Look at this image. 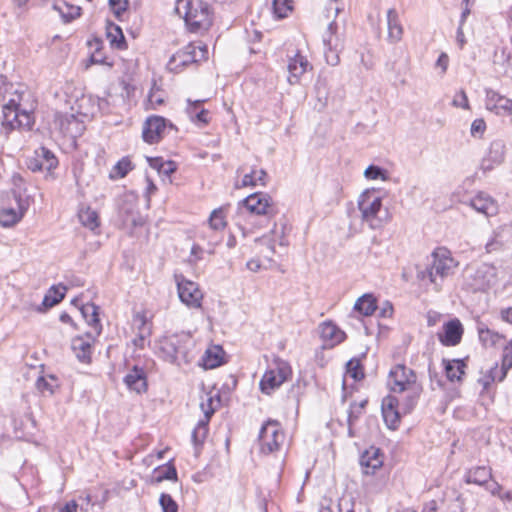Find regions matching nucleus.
I'll list each match as a JSON object with an SVG mask.
<instances>
[{
  "instance_id": "nucleus-20",
  "label": "nucleus",
  "mask_w": 512,
  "mask_h": 512,
  "mask_svg": "<svg viewBox=\"0 0 512 512\" xmlns=\"http://www.w3.org/2000/svg\"><path fill=\"white\" fill-rule=\"evenodd\" d=\"M506 146L503 140L497 139L491 142L487 155L482 159L481 169L490 171L500 165L505 158Z\"/></svg>"
},
{
  "instance_id": "nucleus-31",
  "label": "nucleus",
  "mask_w": 512,
  "mask_h": 512,
  "mask_svg": "<svg viewBox=\"0 0 512 512\" xmlns=\"http://www.w3.org/2000/svg\"><path fill=\"white\" fill-rule=\"evenodd\" d=\"M443 365L445 369L446 377L451 382H460L463 375L465 374V368L467 367L464 359H443Z\"/></svg>"
},
{
  "instance_id": "nucleus-5",
  "label": "nucleus",
  "mask_w": 512,
  "mask_h": 512,
  "mask_svg": "<svg viewBox=\"0 0 512 512\" xmlns=\"http://www.w3.org/2000/svg\"><path fill=\"white\" fill-rule=\"evenodd\" d=\"M18 99H10L2 107V130L6 137L15 129L31 130L34 125V116L31 110L21 108L20 95Z\"/></svg>"
},
{
  "instance_id": "nucleus-54",
  "label": "nucleus",
  "mask_w": 512,
  "mask_h": 512,
  "mask_svg": "<svg viewBox=\"0 0 512 512\" xmlns=\"http://www.w3.org/2000/svg\"><path fill=\"white\" fill-rule=\"evenodd\" d=\"M221 352V349H217L216 352L207 350L204 358L205 366L211 369L220 366L222 364V360L219 356Z\"/></svg>"
},
{
  "instance_id": "nucleus-1",
  "label": "nucleus",
  "mask_w": 512,
  "mask_h": 512,
  "mask_svg": "<svg viewBox=\"0 0 512 512\" xmlns=\"http://www.w3.org/2000/svg\"><path fill=\"white\" fill-rule=\"evenodd\" d=\"M340 0H330L324 10L328 23L322 34L325 61L330 66H337L340 63V53L344 49V34L339 32L336 18L343 11V4Z\"/></svg>"
},
{
  "instance_id": "nucleus-17",
  "label": "nucleus",
  "mask_w": 512,
  "mask_h": 512,
  "mask_svg": "<svg viewBox=\"0 0 512 512\" xmlns=\"http://www.w3.org/2000/svg\"><path fill=\"white\" fill-rule=\"evenodd\" d=\"M463 333L462 323L454 318L443 325V331L438 333V339L443 346H456L461 342Z\"/></svg>"
},
{
  "instance_id": "nucleus-44",
  "label": "nucleus",
  "mask_w": 512,
  "mask_h": 512,
  "mask_svg": "<svg viewBox=\"0 0 512 512\" xmlns=\"http://www.w3.org/2000/svg\"><path fill=\"white\" fill-rule=\"evenodd\" d=\"M164 480H177V471L174 465H166L155 469V481L160 483Z\"/></svg>"
},
{
  "instance_id": "nucleus-4",
  "label": "nucleus",
  "mask_w": 512,
  "mask_h": 512,
  "mask_svg": "<svg viewBox=\"0 0 512 512\" xmlns=\"http://www.w3.org/2000/svg\"><path fill=\"white\" fill-rule=\"evenodd\" d=\"M15 187L9 197V205L0 208V225L11 227L18 223L30 207L33 198L21 178L15 181Z\"/></svg>"
},
{
  "instance_id": "nucleus-51",
  "label": "nucleus",
  "mask_w": 512,
  "mask_h": 512,
  "mask_svg": "<svg viewBox=\"0 0 512 512\" xmlns=\"http://www.w3.org/2000/svg\"><path fill=\"white\" fill-rule=\"evenodd\" d=\"M366 404H367V400H363L359 403H352L350 405L349 414H348L349 426H352L357 421V419L362 414Z\"/></svg>"
},
{
  "instance_id": "nucleus-14",
  "label": "nucleus",
  "mask_w": 512,
  "mask_h": 512,
  "mask_svg": "<svg viewBox=\"0 0 512 512\" xmlns=\"http://www.w3.org/2000/svg\"><path fill=\"white\" fill-rule=\"evenodd\" d=\"M243 206L256 215H272L274 212L271 197L263 192H256L243 200Z\"/></svg>"
},
{
  "instance_id": "nucleus-9",
  "label": "nucleus",
  "mask_w": 512,
  "mask_h": 512,
  "mask_svg": "<svg viewBox=\"0 0 512 512\" xmlns=\"http://www.w3.org/2000/svg\"><path fill=\"white\" fill-rule=\"evenodd\" d=\"M285 440L281 424L276 420H268L259 433L260 452L271 454L280 449Z\"/></svg>"
},
{
  "instance_id": "nucleus-18",
  "label": "nucleus",
  "mask_w": 512,
  "mask_h": 512,
  "mask_svg": "<svg viewBox=\"0 0 512 512\" xmlns=\"http://www.w3.org/2000/svg\"><path fill=\"white\" fill-rule=\"evenodd\" d=\"M166 128V120L161 116L149 117L142 130L143 140L149 144H154L160 141Z\"/></svg>"
},
{
  "instance_id": "nucleus-61",
  "label": "nucleus",
  "mask_w": 512,
  "mask_h": 512,
  "mask_svg": "<svg viewBox=\"0 0 512 512\" xmlns=\"http://www.w3.org/2000/svg\"><path fill=\"white\" fill-rule=\"evenodd\" d=\"M176 171V164L174 161H164L160 173L164 175H171Z\"/></svg>"
},
{
  "instance_id": "nucleus-56",
  "label": "nucleus",
  "mask_w": 512,
  "mask_h": 512,
  "mask_svg": "<svg viewBox=\"0 0 512 512\" xmlns=\"http://www.w3.org/2000/svg\"><path fill=\"white\" fill-rule=\"evenodd\" d=\"M55 381H56V378L52 375L49 376V380L45 377H39L36 381V387L41 392L48 391L50 393H53V388H54L53 383Z\"/></svg>"
},
{
  "instance_id": "nucleus-22",
  "label": "nucleus",
  "mask_w": 512,
  "mask_h": 512,
  "mask_svg": "<svg viewBox=\"0 0 512 512\" xmlns=\"http://www.w3.org/2000/svg\"><path fill=\"white\" fill-rule=\"evenodd\" d=\"M124 383L129 390L140 394L147 390V375L143 367L134 365L124 377Z\"/></svg>"
},
{
  "instance_id": "nucleus-47",
  "label": "nucleus",
  "mask_w": 512,
  "mask_h": 512,
  "mask_svg": "<svg viewBox=\"0 0 512 512\" xmlns=\"http://www.w3.org/2000/svg\"><path fill=\"white\" fill-rule=\"evenodd\" d=\"M64 6L66 8V11H64L63 8L58 7L56 5L54 6V8L60 12L65 22H71L74 19L80 17L82 10L80 6L68 4L66 2L64 3Z\"/></svg>"
},
{
  "instance_id": "nucleus-43",
  "label": "nucleus",
  "mask_w": 512,
  "mask_h": 512,
  "mask_svg": "<svg viewBox=\"0 0 512 512\" xmlns=\"http://www.w3.org/2000/svg\"><path fill=\"white\" fill-rule=\"evenodd\" d=\"M209 419H201L192 432V441L195 445L202 444L208 433Z\"/></svg>"
},
{
  "instance_id": "nucleus-38",
  "label": "nucleus",
  "mask_w": 512,
  "mask_h": 512,
  "mask_svg": "<svg viewBox=\"0 0 512 512\" xmlns=\"http://www.w3.org/2000/svg\"><path fill=\"white\" fill-rule=\"evenodd\" d=\"M133 168L131 160L128 157H123L113 166L109 177L113 180L124 178Z\"/></svg>"
},
{
  "instance_id": "nucleus-30",
  "label": "nucleus",
  "mask_w": 512,
  "mask_h": 512,
  "mask_svg": "<svg viewBox=\"0 0 512 512\" xmlns=\"http://www.w3.org/2000/svg\"><path fill=\"white\" fill-rule=\"evenodd\" d=\"M188 105L186 108V113L190 120L194 123L200 125H206L209 123V111L203 108V100L191 101L187 100Z\"/></svg>"
},
{
  "instance_id": "nucleus-25",
  "label": "nucleus",
  "mask_w": 512,
  "mask_h": 512,
  "mask_svg": "<svg viewBox=\"0 0 512 512\" xmlns=\"http://www.w3.org/2000/svg\"><path fill=\"white\" fill-rule=\"evenodd\" d=\"M470 206L487 217L495 215L498 210L496 202L483 192L478 193L470 200Z\"/></svg>"
},
{
  "instance_id": "nucleus-2",
  "label": "nucleus",
  "mask_w": 512,
  "mask_h": 512,
  "mask_svg": "<svg viewBox=\"0 0 512 512\" xmlns=\"http://www.w3.org/2000/svg\"><path fill=\"white\" fill-rule=\"evenodd\" d=\"M387 385L393 393H407L405 404L407 411L414 408L422 392V385L418 382L416 373L402 364L390 370Z\"/></svg>"
},
{
  "instance_id": "nucleus-64",
  "label": "nucleus",
  "mask_w": 512,
  "mask_h": 512,
  "mask_svg": "<svg viewBox=\"0 0 512 512\" xmlns=\"http://www.w3.org/2000/svg\"><path fill=\"white\" fill-rule=\"evenodd\" d=\"M502 244L497 240H492L486 244V253L499 252Z\"/></svg>"
},
{
  "instance_id": "nucleus-24",
  "label": "nucleus",
  "mask_w": 512,
  "mask_h": 512,
  "mask_svg": "<svg viewBox=\"0 0 512 512\" xmlns=\"http://www.w3.org/2000/svg\"><path fill=\"white\" fill-rule=\"evenodd\" d=\"M399 400L394 396H387L382 402L383 419L389 429H396L400 423V413L397 409Z\"/></svg>"
},
{
  "instance_id": "nucleus-11",
  "label": "nucleus",
  "mask_w": 512,
  "mask_h": 512,
  "mask_svg": "<svg viewBox=\"0 0 512 512\" xmlns=\"http://www.w3.org/2000/svg\"><path fill=\"white\" fill-rule=\"evenodd\" d=\"M174 278L180 301L189 308H200L203 293L199 289L198 284L186 279L182 274H175Z\"/></svg>"
},
{
  "instance_id": "nucleus-63",
  "label": "nucleus",
  "mask_w": 512,
  "mask_h": 512,
  "mask_svg": "<svg viewBox=\"0 0 512 512\" xmlns=\"http://www.w3.org/2000/svg\"><path fill=\"white\" fill-rule=\"evenodd\" d=\"M456 42L460 49H463V47L466 44V39H465V35L463 32V25H460V24H459L457 32H456Z\"/></svg>"
},
{
  "instance_id": "nucleus-6",
  "label": "nucleus",
  "mask_w": 512,
  "mask_h": 512,
  "mask_svg": "<svg viewBox=\"0 0 512 512\" xmlns=\"http://www.w3.org/2000/svg\"><path fill=\"white\" fill-rule=\"evenodd\" d=\"M207 57L208 49L205 45H201L200 43H189L171 56L167 64V68L171 72L179 73L188 65L206 60Z\"/></svg>"
},
{
  "instance_id": "nucleus-37",
  "label": "nucleus",
  "mask_w": 512,
  "mask_h": 512,
  "mask_svg": "<svg viewBox=\"0 0 512 512\" xmlns=\"http://www.w3.org/2000/svg\"><path fill=\"white\" fill-rule=\"evenodd\" d=\"M511 53L507 48H502L500 52L494 54V64L503 66L502 73L512 79Z\"/></svg>"
},
{
  "instance_id": "nucleus-33",
  "label": "nucleus",
  "mask_w": 512,
  "mask_h": 512,
  "mask_svg": "<svg viewBox=\"0 0 512 512\" xmlns=\"http://www.w3.org/2000/svg\"><path fill=\"white\" fill-rule=\"evenodd\" d=\"M98 309L99 308L93 303H87L82 305L80 308L82 316L86 320L87 324L95 332V335H100L102 329L99 320Z\"/></svg>"
},
{
  "instance_id": "nucleus-49",
  "label": "nucleus",
  "mask_w": 512,
  "mask_h": 512,
  "mask_svg": "<svg viewBox=\"0 0 512 512\" xmlns=\"http://www.w3.org/2000/svg\"><path fill=\"white\" fill-rule=\"evenodd\" d=\"M292 0H273V10L278 18H285L292 10Z\"/></svg>"
},
{
  "instance_id": "nucleus-55",
  "label": "nucleus",
  "mask_w": 512,
  "mask_h": 512,
  "mask_svg": "<svg viewBox=\"0 0 512 512\" xmlns=\"http://www.w3.org/2000/svg\"><path fill=\"white\" fill-rule=\"evenodd\" d=\"M315 90L319 99H327L328 96V79L325 75H319L316 83Z\"/></svg>"
},
{
  "instance_id": "nucleus-12",
  "label": "nucleus",
  "mask_w": 512,
  "mask_h": 512,
  "mask_svg": "<svg viewBox=\"0 0 512 512\" xmlns=\"http://www.w3.org/2000/svg\"><path fill=\"white\" fill-rule=\"evenodd\" d=\"M458 266L455 258H433L431 265L419 270L417 277L421 280L429 279L431 283L437 284V278L443 279L454 273Z\"/></svg>"
},
{
  "instance_id": "nucleus-26",
  "label": "nucleus",
  "mask_w": 512,
  "mask_h": 512,
  "mask_svg": "<svg viewBox=\"0 0 512 512\" xmlns=\"http://www.w3.org/2000/svg\"><path fill=\"white\" fill-rule=\"evenodd\" d=\"M387 39L390 43H398L403 38L404 29L400 22L398 12L394 8L387 11Z\"/></svg>"
},
{
  "instance_id": "nucleus-8",
  "label": "nucleus",
  "mask_w": 512,
  "mask_h": 512,
  "mask_svg": "<svg viewBox=\"0 0 512 512\" xmlns=\"http://www.w3.org/2000/svg\"><path fill=\"white\" fill-rule=\"evenodd\" d=\"M382 207V198L375 189L364 191L358 199V208L362 215V220L369 224L372 229L379 228L382 222L378 218V213Z\"/></svg>"
},
{
  "instance_id": "nucleus-46",
  "label": "nucleus",
  "mask_w": 512,
  "mask_h": 512,
  "mask_svg": "<svg viewBox=\"0 0 512 512\" xmlns=\"http://www.w3.org/2000/svg\"><path fill=\"white\" fill-rule=\"evenodd\" d=\"M209 226L213 230H222L226 226V220H225V214L223 208H218L212 211L209 219H208Z\"/></svg>"
},
{
  "instance_id": "nucleus-50",
  "label": "nucleus",
  "mask_w": 512,
  "mask_h": 512,
  "mask_svg": "<svg viewBox=\"0 0 512 512\" xmlns=\"http://www.w3.org/2000/svg\"><path fill=\"white\" fill-rule=\"evenodd\" d=\"M162 512H178V504L170 494L162 493L159 498Z\"/></svg>"
},
{
  "instance_id": "nucleus-29",
  "label": "nucleus",
  "mask_w": 512,
  "mask_h": 512,
  "mask_svg": "<svg viewBox=\"0 0 512 512\" xmlns=\"http://www.w3.org/2000/svg\"><path fill=\"white\" fill-rule=\"evenodd\" d=\"M320 335L330 346L341 343L346 337L345 333L331 321L320 325Z\"/></svg>"
},
{
  "instance_id": "nucleus-34",
  "label": "nucleus",
  "mask_w": 512,
  "mask_h": 512,
  "mask_svg": "<svg viewBox=\"0 0 512 512\" xmlns=\"http://www.w3.org/2000/svg\"><path fill=\"white\" fill-rule=\"evenodd\" d=\"M377 309V301L373 294L366 293L359 297L355 304L354 310L363 316L372 315Z\"/></svg>"
},
{
  "instance_id": "nucleus-35",
  "label": "nucleus",
  "mask_w": 512,
  "mask_h": 512,
  "mask_svg": "<svg viewBox=\"0 0 512 512\" xmlns=\"http://www.w3.org/2000/svg\"><path fill=\"white\" fill-rule=\"evenodd\" d=\"M60 128L72 136L79 134L84 129L83 123L74 114H64L58 117Z\"/></svg>"
},
{
  "instance_id": "nucleus-42",
  "label": "nucleus",
  "mask_w": 512,
  "mask_h": 512,
  "mask_svg": "<svg viewBox=\"0 0 512 512\" xmlns=\"http://www.w3.org/2000/svg\"><path fill=\"white\" fill-rule=\"evenodd\" d=\"M267 173L264 170H253L251 173H247L242 178L243 186H256L258 184L265 185V178Z\"/></svg>"
},
{
  "instance_id": "nucleus-36",
  "label": "nucleus",
  "mask_w": 512,
  "mask_h": 512,
  "mask_svg": "<svg viewBox=\"0 0 512 512\" xmlns=\"http://www.w3.org/2000/svg\"><path fill=\"white\" fill-rule=\"evenodd\" d=\"M107 39L109 40L112 47L117 49L126 48V40L123 32L121 28L116 24L110 23L107 26Z\"/></svg>"
},
{
  "instance_id": "nucleus-57",
  "label": "nucleus",
  "mask_w": 512,
  "mask_h": 512,
  "mask_svg": "<svg viewBox=\"0 0 512 512\" xmlns=\"http://www.w3.org/2000/svg\"><path fill=\"white\" fill-rule=\"evenodd\" d=\"M486 130V123L482 118L475 119L470 128L473 137L481 138Z\"/></svg>"
},
{
  "instance_id": "nucleus-39",
  "label": "nucleus",
  "mask_w": 512,
  "mask_h": 512,
  "mask_svg": "<svg viewBox=\"0 0 512 512\" xmlns=\"http://www.w3.org/2000/svg\"><path fill=\"white\" fill-rule=\"evenodd\" d=\"M220 403V396L218 394L207 393L205 399L202 400L200 407L204 413V418L209 419L214 414L217 405Z\"/></svg>"
},
{
  "instance_id": "nucleus-41",
  "label": "nucleus",
  "mask_w": 512,
  "mask_h": 512,
  "mask_svg": "<svg viewBox=\"0 0 512 512\" xmlns=\"http://www.w3.org/2000/svg\"><path fill=\"white\" fill-rule=\"evenodd\" d=\"M133 326L137 328L138 333H141V340H146V338L151 334L150 326L148 325L146 315L143 312H138L133 316Z\"/></svg>"
},
{
  "instance_id": "nucleus-40",
  "label": "nucleus",
  "mask_w": 512,
  "mask_h": 512,
  "mask_svg": "<svg viewBox=\"0 0 512 512\" xmlns=\"http://www.w3.org/2000/svg\"><path fill=\"white\" fill-rule=\"evenodd\" d=\"M78 216L80 222L91 230H94L99 226V217L97 212L89 207L80 210Z\"/></svg>"
},
{
  "instance_id": "nucleus-53",
  "label": "nucleus",
  "mask_w": 512,
  "mask_h": 512,
  "mask_svg": "<svg viewBox=\"0 0 512 512\" xmlns=\"http://www.w3.org/2000/svg\"><path fill=\"white\" fill-rule=\"evenodd\" d=\"M364 176L370 180H376V179L386 180L387 179V171L382 169L379 166L370 165L366 168V170L364 172Z\"/></svg>"
},
{
  "instance_id": "nucleus-7",
  "label": "nucleus",
  "mask_w": 512,
  "mask_h": 512,
  "mask_svg": "<svg viewBox=\"0 0 512 512\" xmlns=\"http://www.w3.org/2000/svg\"><path fill=\"white\" fill-rule=\"evenodd\" d=\"M189 341L190 337L184 333L165 335L159 339L157 349L165 361L176 363L179 357H186Z\"/></svg>"
},
{
  "instance_id": "nucleus-45",
  "label": "nucleus",
  "mask_w": 512,
  "mask_h": 512,
  "mask_svg": "<svg viewBox=\"0 0 512 512\" xmlns=\"http://www.w3.org/2000/svg\"><path fill=\"white\" fill-rule=\"evenodd\" d=\"M274 265L272 258H250L247 263L246 267L252 272H258L262 269H272Z\"/></svg>"
},
{
  "instance_id": "nucleus-10",
  "label": "nucleus",
  "mask_w": 512,
  "mask_h": 512,
  "mask_svg": "<svg viewBox=\"0 0 512 512\" xmlns=\"http://www.w3.org/2000/svg\"><path fill=\"white\" fill-rule=\"evenodd\" d=\"M291 372L288 362L276 359L273 366L262 376L260 381L261 391L268 395L271 394L290 377Z\"/></svg>"
},
{
  "instance_id": "nucleus-52",
  "label": "nucleus",
  "mask_w": 512,
  "mask_h": 512,
  "mask_svg": "<svg viewBox=\"0 0 512 512\" xmlns=\"http://www.w3.org/2000/svg\"><path fill=\"white\" fill-rule=\"evenodd\" d=\"M110 9L113 14L120 19L122 15L127 11L129 6L128 0H108Z\"/></svg>"
},
{
  "instance_id": "nucleus-62",
  "label": "nucleus",
  "mask_w": 512,
  "mask_h": 512,
  "mask_svg": "<svg viewBox=\"0 0 512 512\" xmlns=\"http://www.w3.org/2000/svg\"><path fill=\"white\" fill-rule=\"evenodd\" d=\"M486 487V489L493 495V496H500L501 492H502V486L496 482V481H493L491 483H487L486 485H484Z\"/></svg>"
},
{
  "instance_id": "nucleus-16",
  "label": "nucleus",
  "mask_w": 512,
  "mask_h": 512,
  "mask_svg": "<svg viewBox=\"0 0 512 512\" xmlns=\"http://www.w3.org/2000/svg\"><path fill=\"white\" fill-rule=\"evenodd\" d=\"M485 106L487 110L494 112L496 115H511L512 100L500 95L493 89H486Z\"/></svg>"
},
{
  "instance_id": "nucleus-3",
  "label": "nucleus",
  "mask_w": 512,
  "mask_h": 512,
  "mask_svg": "<svg viewBox=\"0 0 512 512\" xmlns=\"http://www.w3.org/2000/svg\"><path fill=\"white\" fill-rule=\"evenodd\" d=\"M175 11L191 32L206 31L212 25L210 7L202 0H177Z\"/></svg>"
},
{
  "instance_id": "nucleus-19",
  "label": "nucleus",
  "mask_w": 512,
  "mask_h": 512,
  "mask_svg": "<svg viewBox=\"0 0 512 512\" xmlns=\"http://www.w3.org/2000/svg\"><path fill=\"white\" fill-rule=\"evenodd\" d=\"M95 332H87L85 336H77L72 339L71 348L77 359L83 363H89L91 360L92 343L95 340Z\"/></svg>"
},
{
  "instance_id": "nucleus-48",
  "label": "nucleus",
  "mask_w": 512,
  "mask_h": 512,
  "mask_svg": "<svg viewBox=\"0 0 512 512\" xmlns=\"http://www.w3.org/2000/svg\"><path fill=\"white\" fill-rule=\"evenodd\" d=\"M346 373L356 381L361 380L364 377V372L360 361L356 358H353L347 362Z\"/></svg>"
},
{
  "instance_id": "nucleus-27",
  "label": "nucleus",
  "mask_w": 512,
  "mask_h": 512,
  "mask_svg": "<svg viewBox=\"0 0 512 512\" xmlns=\"http://www.w3.org/2000/svg\"><path fill=\"white\" fill-rule=\"evenodd\" d=\"M66 290L67 288L61 284L51 286L44 295L43 301L41 305L38 306L37 311L45 312L60 303L65 297Z\"/></svg>"
},
{
  "instance_id": "nucleus-15",
  "label": "nucleus",
  "mask_w": 512,
  "mask_h": 512,
  "mask_svg": "<svg viewBox=\"0 0 512 512\" xmlns=\"http://www.w3.org/2000/svg\"><path fill=\"white\" fill-rule=\"evenodd\" d=\"M58 165L56 156L47 148L40 147L35 150L34 156L28 158L27 167L33 171H50Z\"/></svg>"
},
{
  "instance_id": "nucleus-21",
  "label": "nucleus",
  "mask_w": 512,
  "mask_h": 512,
  "mask_svg": "<svg viewBox=\"0 0 512 512\" xmlns=\"http://www.w3.org/2000/svg\"><path fill=\"white\" fill-rule=\"evenodd\" d=\"M360 465L365 475H373L383 465V456L380 449L370 447L360 457Z\"/></svg>"
},
{
  "instance_id": "nucleus-32",
  "label": "nucleus",
  "mask_w": 512,
  "mask_h": 512,
  "mask_svg": "<svg viewBox=\"0 0 512 512\" xmlns=\"http://www.w3.org/2000/svg\"><path fill=\"white\" fill-rule=\"evenodd\" d=\"M512 368V340L505 346L502 355V366L491 368V380L503 381L509 369Z\"/></svg>"
},
{
  "instance_id": "nucleus-58",
  "label": "nucleus",
  "mask_w": 512,
  "mask_h": 512,
  "mask_svg": "<svg viewBox=\"0 0 512 512\" xmlns=\"http://www.w3.org/2000/svg\"><path fill=\"white\" fill-rule=\"evenodd\" d=\"M453 105L455 107H461L463 109H469V102L464 90H460L453 99Z\"/></svg>"
},
{
  "instance_id": "nucleus-59",
  "label": "nucleus",
  "mask_w": 512,
  "mask_h": 512,
  "mask_svg": "<svg viewBox=\"0 0 512 512\" xmlns=\"http://www.w3.org/2000/svg\"><path fill=\"white\" fill-rule=\"evenodd\" d=\"M100 42L95 41V51L90 56V62L93 64H107L106 59L102 56L100 48H99ZM109 66H111V63H108Z\"/></svg>"
},
{
  "instance_id": "nucleus-13",
  "label": "nucleus",
  "mask_w": 512,
  "mask_h": 512,
  "mask_svg": "<svg viewBox=\"0 0 512 512\" xmlns=\"http://www.w3.org/2000/svg\"><path fill=\"white\" fill-rule=\"evenodd\" d=\"M118 217L126 229H133L143 224V219L138 211L137 203L132 197L122 199L118 208Z\"/></svg>"
},
{
  "instance_id": "nucleus-28",
  "label": "nucleus",
  "mask_w": 512,
  "mask_h": 512,
  "mask_svg": "<svg viewBox=\"0 0 512 512\" xmlns=\"http://www.w3.org/2000/svg\"><path fill=\"white\" fill-rule=\"evenodd\" d=\"M492 478V470L487 466H477L470 468L464 475V481L467 484L486 485Z\"/></svg>"
},
{
  "instance_id": "nucleus-60",
  "label": "nucleus",
  "mask_w": 512,
  "mask_h": 512,
  "mask_svg": "<svg viewBox=\"0 0 512 512\" xmlns=\"http://www.w3.org/2000/svg\"><path fill=\"white\" fill-rule=\"evenodd\" d=\"M448 65H449V57L446 53L442 52L436 61V67L441 68V73L445 74L447 71Z\"/></svg>"
},
{
  "instance_id": "nucleus-23",
  "label": "nucleus",
  "mask_w": 512,
  "mask_h": 512,
  "mask_svg": "<svg viewBox=\"0 0 512 512\" xmlns=\"http://www.w3.org/2000/svg\"><path fill=\"white\" fill-rule=\"evenodd\" d=\"M312 66L305 56L301 55L297 52L293 57H291L288 61V82L291 85H295L299 82L301 76L308 70L311 69Z\"/></svg>"
}]
</instances>
